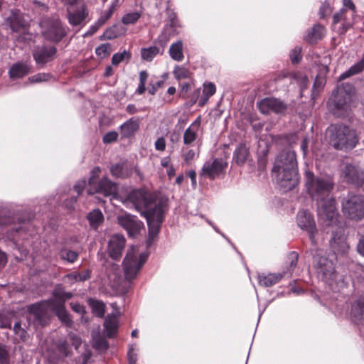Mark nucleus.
<instances>
[{
    "instance_id": "6e6552de",
    "label": "nucleus",
    "mask_w": 364,
    "mask_h": 364,
    "mask_svg": "<svg viewBox=\"0 0 364 364\" xmlns=\"http://www.w3.org/2000/svg\"><path fill=\"white\" fill-rule=\"evenodd\" d=\"M53 296L54 298L50 301L30 306L28 307L29 312L36 315L41 322L44 321L45 311L48 305H52L53 304H65V301L71 299L73 296V294L71 292L65 291L61 288H57L53 291Z\"/></svg>"
},
{
    "instance_id": "393cba45",
    "label": "nucleus",
    "mask_w": 364,
    "mask_h": 364,
    "mask_svg": "<svg viewBox=\"0 0 364 364\" xmlns=\"http://www.w3.org/2000/svg\"><path fill=\"white\" fill-rule=\"evenodd\" d=\"M7 21L13 31L17 32L20 31L23 26L21 12L19 10L12 11L10 16L7 18Z\"/></svg>"
},
{
    "instance_id": "412c9836",
    "label": "nucleus",
    "mask_w": 364,
    "mask_h": 364,
    "mask_svg": "<svg viewBox=\"0 0 364 364\" xmlns=\"http://www.w3.org/2000/svg\"><path fill=\"white\" fill-rule=\"evenodd\" d=\"M1 225L8 226L11 234V239L16 240L17 236L21 235L22 230V220L19 218L9 217L0 221Z\"/></svg>"
},
{
    "instance_id": "aec40b11",
    "label": "nucleus",
    "mask_w": 364,
    "mask_h": 364,
    "mask_svg": "<svg viewBox=\"0 0 364 364\" xmlns=\"http://www.w3.org/2000/svg\"><path fill=\"white\" fill-rule=\"evenodd\" d=\"M88 10L87 6L83 4L80 9L75 11H70L68 9V19L70 25L73 26H81L84 23L88 16Z\"/></svg>"
},
{
    "instance_id": "1a4fd4ad",
    "label": "nucleus",
    "mask_w": 364,
    "mask_h": 364,
    "mask_svg": "<svg viewBox=\"0 0 364 364\" xmlns=\"http://www.w3.org/2000/svg\"><path fill=\"white\" fill-rule=\"evenodd\" d=\"M344 214L353 220H360L364 215V199L362 196L348 195L342 203Z\"/></svg>"
},
{
    "instance_id": "13d9d810",
    "label": "nucleus",
    "mask_w": 364,
    "mask_h": 364,
    "mask_svg": "<svg viewBox=\"0 0 364 364\" xmlns=\"http://www.w3.org/2000/svg\"><path fill=\"white\" fill-rule=\"evenodd\" d=\"M100 172V168L99 167H95L93 170L92 171V176L90 178L89 180V185L92 187V185L94 183V179L98 176V174Z\"/></svg>"
},
{
    "instance_id": "a18cd8bd",
    "label": "nucleus",
    "mask_w": 364,
    "mask_h": 364,
    "mask_svg": "<svg viewBox=\"0 0 364 364\" xmlns=\"http://www.w3.org/2000/svg\"><path fill=\"white\" fill-rule=\"evenodd\" d=\"M50 75L48 73H38L36 75H33L32 77L28 78V81L31 83L33 82H41L44 81L48 80V79L50 77Z\"/></svg>"
},
{
    "instance_id": "0e129e2a",
    "label": "nucleus",
    "mask_w": 364,
    "mask_h": 364,
    "mask_svg": "<svg viewBox=\"0 0 364 364\" xmlns=\"http://www.w3.org/2000/svg\"><path fill=\"white\" fill-rule=\"evenodd\" d=\"M148 73L145 70H142L139 73V83L145 84L148 78Z\"/></svg>"
},
{
    "instance_id": "de8ad7c7",
    "label": "nucleus",
    "mask_w": 364,
    "mask_h": 364,
    "mask_svg": "<svg viewBox=\"0 0 364 364\" xmlns=\"http://www.w3.org/2000/svg\"><path fill=\"white\" fill-rule=\"evenodd\" d=\"M116 10L115 8H112V6H109L108 11H107L106 12H105L101 16L100 18H99L98 20V23L100 26H102L103 23H105L106 22V21H107L110 17L112 15V14L114 13V11Z\"/></svg>"
},
{
    "instance_id": "6ab92c4d",
    "label": "nucleus",
    "mask_w": 364,
    "mask_h": 364,
    "mask_svg": "<svg viewBox=\"0 0 364 364\" xmlns=\"http://www.w3.org/2000/svg\"><path fill=\"white\" fill-rule=\"evenodd\" d=\"M330 246L335 255H341L346 254L349 247L343 233L333 234Z\"/></svg>"
},
{
    "instance_id": "423d86ee",
    "label": "nucleus",
    "mask_w": 364,
    "mask_h": 364,
    "mask_svg": "<svg viewBox=\"0 0 364 364\" xmlns=\"http://www.w3.org/2000/svg\"><path fill=\"white\" fill-rule=\"evenodd\" d=\"M147 257L145 252L138 255V248L136 247H132L128 251L123 262L124 275L127 280H132L136 277Z\"/></svg>"
},
{
    "instance_id": "4d7b16f0",
    "label": "nucleus",
    "mask_w": 364,
    "mask_h": 364,
    "mask_svg": "<svg viewBox=\"0 0 364 364\" xmlns=\"http://www.w3.org/2000/svg\"><path fill=\"white\" fill-rule=\"evenodd\" d=\"M330 7L328 4H323L320 8L319 14L321 18H324L328 14L330 13Z\"/></svg>"
},
{
    "instance_id": "338daca9",
    "label": "nucleus",
    "mask_w": 364,
    "mask_h": 364,
    "mask_svg": "<svg viewBox=\"0 0 364 364\" xmlns=\"http://www.w3.org/2000/svg\"><path fill=\"white\" fill-rule=\"evenodd\" d=\"M343 2L344 6L348 7L353 11L355 12V6L351 0H343Z\"/></svg>"
},
{
    "instance_id": "4468645a",
    "label": "nucleus",
    "mask_w": 364,
    "mask_h": 364,
    "mask_svg": "<svg viewBox=\"0 0 364 364\" xmlns=\"http://www.w3.org/2000/svg\"><path fill=\"white\" fill-rule=\"evenodd\" d=\"M57 49L53 46H41L33 50V56L37 65L44 66L53 60L56 56Z\"/></svg>"
},
{
    "instance_id": "0eeeda50",
    "label": "nucleus",
    "mask_w": 364,
    "mask_h": 364,
    "mask_svg": "<svg viewBox=\"0 0 364 364\" xmlns=\"http://www.w3.org/2000/svg\"><path fill=\"white\" fill-rule=\"evenodd\" d=\"M43 36L52 42H59L68 33V28L64 27L57 17L45 18L41 22Z\"/></svg>"
},
{
    "instance_id": "a211bd4d",
    "label": "nucleus",
    "mask_w": 364,
    "mask_h": 364,
    "mask_svg": "<svg viewBox=\"0 0 364 364\" xmlns=\"http://www.w3.org/2000/svg\"><path fill=\"white\" fill-rule=\"evenodd\" d=\"M125 247V238L122 235H114L111 237L108 244L109 256L115 259L119 258Z\"/></svg>"
},
{
    "instance_id": "f8f14e48",
    "label": "nucleus",
    "mask_w": 364,
    "mask_h": 364,
    "mask_svg": "<svg viewBox=\"0 0 364 364\" xmlns=\"http://www.w3.org/2000/svg\"><path fill=\"white\" fill-rule=\"evenodd\" d=\"M258 108L262 114H265L271 112L284 114L288 109V105L280 99L266 97L258 103Z\"/></svg>"
},
{
    "instance_id": "9b49d317",
    "label": "nucleus",
    "mask_w": 364,
    "mask_h": 364,
    "mask_svg": "<svg viewBox=\"0 0 364 364\" xmlns=\"http://www.w3.org/2000/svg\"><path fill=\"white\" fill-rule=\"evenodd\" d=\"M117 222L125 229L130 237H135L144 228V224L136 216L123 213L117 215Z\"/></svg>"
},
{
    "instance_id": "58836bf2",
    "label": "nucleus",
    "mask_w": 364,
    "mask_h": 364,
    "mask_svg": "<svg viewBox=\"0 0 364 364\" xmlns=\"http://www.w3.org/2000/svg\"><path fill=\"white\" fill-rule=\"evenodd\" d=\"M72 282H84L90 277V272L86 270L82 273L70 274L66 276Z\"/></svg>"
},
{
    "instance_id": "2f4dec72",
    "label": "nucleus",
    "mask_w": 364,
    "mask_h": 364,
    "mask_svg": "<svg viewBox=\"0 0 364 364\" xmlns=\"http://www.w3.org/2000/svg\"><path fill=\"white\" fill-rule=\"evenodd\" d=\"M171 58L176 61H181L183 59V43L181 41L172 43L169 48Z\"/></svg>"
},
{
    "instance_id": "f704fd0d",
    "label": "nucleus",
    "mask_w": 364,
    "mask_h": 364,
    "mask_svg": "<svg viewBox=\"0 0 364 364\" xmlns=\"http://www.w3.org/2000/svg\"><path fill=\"white\" fill-rule=\"evenodd\" d=\"M159 53L157 46H151L141 50V58L146 61H151Z\"/></svg>"
},
{
    "instance_id": "c756f323",
    "label": "nucleus",
    "mask_w": 364,
    "mask_h": 364,
    "mask_svg": "<svg viewBox=\"0 0 364 364\" xmlns=\"http://www.w3.org/2000/svg\"><path fill=\"white\" fill-rule=\"evenodd\" d=\"M90 225L92 228L96 230L104 220V215L101 210L95 209L87 216Z\"/></svg>"
},
{
    "instance_id": "f03ea898",
    "label": "nucleus",
    "mask_w": 364,
    "mask_h": 364,
    "mask_svg": "<svg viewBox=\"0 0 364 364\" xmlns=\"http://www.w3.org/2000/svg\"><path fill=\"white\" fill-rule=\"evenodd\" d=\"M306 187L308 193L317 202L318 215L327 225L336 223L338 211L336 201L330 197L333 182L329 178L318 177L311 171L305 172Z\"/></svg>"
},
{
    "instance_id": "dca6fc26",
    "label": "nucleus",
    "mask_w": 364,
    "mask_h": 364,
    "mask_svg": "<svg viewBox=\"0 0 364 364\" xmlns=\"http://www.w3.org/2000/svg\"><path fill=\"white\" fill-rule=\"evenodd\" d=\"M318 272L323 279L331 283L337 278L334 263L325 257H321L317 261Z\"/></svg>"
},
{
    "instance_id": "7ed1b4c3",
    "label": "nucleus",
    "mask_w": 364,
    "mask_h": 364,
    "mask_svg": "<svg viewBox=\"0 0 364 364\" xmlns=\"http://www.w3.org/2000/svg\"><path fill=\"white\" fill-rule=\"evenodd\" d=\"M272 172L284 191L293 189L299 181L295 152L290 149L281 152L275 160Z\"/></svg>"
},
{
    "instance_id": "ddd939ff",
    "label": "nucleus",
    "mask_w": 364,
    "mask_h": 364,
    "mask_svg": "<svg viewBox=\"0 0 364 364\" xmlns=\"http://www.w3.org/2000/svg\"><path fill=\"white\" fill-rule=\"evenodd\" d=\"M228 164L223 159H215L213 161H206L201 169L200 177L214 179L220 176L227 168Z\"/></svg>"
},
{
    "instance_id": "e433bc0d",
    "label": "nucleus",
    "mask_w": 364,
    "mask_h": 364,
    "mask_svg": "<svg viewBox=\"0 0 364 364\" xmlns=\"http://www.w3.org/2000/svg\"><path fill=\"white\" fill-rule=\"evenodd\" d=\"M9 75L13 80L21 77L23 76V64L21 63L14 64L10 68Z\"/></svg>"
},
{
    "instance_id": "bb28decb",
    "label": "nucleus",
    "mask_w": 364,
    "mask_h": 364,
    "mask_svg": "<svg viewBox=\"0 0 364 364\" xmlns=\"http://www.w3.org/2000/svg\"><path fill=\"white\" fill-rule=\"evenodd\" d=\"M249 156V149L245 144H240L234 152L233 159L237 164L241 166L245 164Z\"/></svg>"
},
{
    "instance_id": "603ef678",
    "label": "nucleus",
    "mask_w": 364,
    "mask_h": 364,
    "mask_svg": "<svg viewBox=\"0 0 364 364\" xmlns=\"http://www.w3.org/2000/svg\"><path fill=\"white\" fill-rule=\"evenodd\" d=\"M166 139L163 136L158 138L154 143V147L156 150L159 151H164L166 149Z\"/></svg>"
},
{
    "instance_id": "9d476101",
    "label": "nucleus",
    "mask_w": 364,
    "mask_h": 364,
    "mask_svg": "<svg viewBox=\"0 0 364 364\" xmlns=\"http://www.w3.org/2000/svg\"><path fill=\"white\" fill-rule=\"evenodd\" d=\"M53 311L58 318L60 320L62 323H63L67 326L70 327L73 325V321L70 318V314L66 311L65 304H53L52 305H48V306L46 309L45 314H44V318L45 321L41 322L36 317V315L32 314L30 313V316L28 318V319L30 321L32 318H33L36 322H38L39 324L44 326L46 323L47 318H48V311L49 310Z\"/></svg>"
},
{
    "instance_id": "b1692460",
    "label": "nucleus",
    "mask_w": 364,
    "mask_h": 364,
    "mask_svg": "<svg viewBox=\"0 0 364 364\" xmlns=\"http://www.w3.org/2000/svg\"><path fill=\"white\" fill-rule=\"evenodd\" d=\"M139 124L137 119H129L125 123L121 125V133L123 137H130L133 136L139 129Z\"/></svg>"
},
{
    "instance_id": "8fccbe9b",
    "label": "nucleus",
    "mask_w": 364,
    "mask_h": 364,
    "mask_svg": "<svg viewBox=\"0 0 364 364\" xmlns=\"http://www.w3.org/2000/svg\"><path fill=\"white\" fill-rule=\"evenodd\" d=\"M68 339L72 342V345L75 349H77L81 345V338L74 333H70L68 336Z\"/></svg>"
},
{
    "instance_id": "3c124183",
    "label": "nucleus",
    "mask_w": 364,
    "mask_h": 364,
    "mask_svg": "<svg viewBox=\"0 0 364 364\" xmlns=\"http://www.w3.org/2000/svg\"><path fill=\"white\" fill-rule=\"evenodd\" d=\"M11 322L9 316L0 313V328H10Z\"/></svg>"
},
{
    "instance_id": "052dcab7",
    "label": "nucleus",
    "mask_w": 364,
    "mask_h": 364,
    "mask_svg": "<svg viewBox=\"0 0 364 364\" xmlns=\"http://www.w3.org/2000/svg\"><path fill=\"white\" fill-rule=\"evenodd\" d=\"M358 252L363 256H364V235L362 236L357 246Z\"/></svg>"
},
{
    "instance_id": "20e7f679",
    "label": "nucleus",
    "mask_w": 364,
    "mask_h": 364,
    "mask_svg": "<svg viewBox=\"0 0 364 364\" xmlns=\"http://www.w3.org/2000/svg\"><path fill=\"white\" fill-rule=\"evenodd\" d=\"M326 139L336 150L353 149L359 139L355 129L342 124H331L326 131Z\"/></svg>"
},
{
    "instance_id": "ea45409f",
    "label": "nucleus",
    "mask_w": 364,
    "mask_h": 364,
    "mask_svg": "<svg viewBox=\"0 0 364 364\" xmlns=\"http://www.w3.org/2000/svg\"><path fill=\"white\" fill-rule=\"evenodd\" d=\"M173 74L177 80L187 79L190 77V73L188 69L181 66H176Z\"/></svg>"
},
{
    "instance_id": "680f3d73",
    "label": "nucleus",
    "mask_w": 364,
    "mask_h": 364,
    "mask_svg": "<svg viewBox=\"0 0 364 364\" xmlns=\"http://www.w3.org/2000/svg\"><path fill=\"white\" fill-rule=\"evenodd\" d=\"M187 175L191 179L192 186H196V173L194 170H190L188 171Z\"/></svg>"
},
{
    "instance_id": "39448f33",
    "label": "nucleus",
    "mask_w": 364,
    "mask_h": 364,
    "mask_svg": "<svg viewBox=\"0 0 364 364\" xmlns=\"http://www.w3.org/2000/svg\"><path fill=\"white\" fill-rule=\"evenodd\" d=\"M353 87L350 84L338 87L336 93L328 102V108L338 117H343L351 109Z\"/></svg>"
},
{
    "instance_id": "7c9ffc66",
    "label": "nucleus",
    "mask_w": 364,
    "mask_h": 364,
    "mask_svg": "<svg viewBox=\"0 0 364 364\" xmlns=\"http://www.w3.org/2000/svg\"><path fill=\"white\" fill-rule=\"evenodd\" d=\"M110 171L112 174L117 178H126L131 174V171L124 163H119L112 166Z\"/></svg>"
},
{
    "instance_id": "4be33fe9",
    "label": "nucleus",
    "mask_w": 364,
    "mask_h": 364,
    "mask_svg": "<svg viewBox=\"0 0 364 364\" xmlns=\"http://www.w3.org/2000/svg\"><path fill=\"white\" fill-rule=\"evenodd\" d=\"M200 124L201 118L198 117L190 127L186 129L183 134V143L185 145H191L196 141Z\"/></svg>"
},
{
    "instance_id": "72a5a7b5",
    "label": "nucleus",
    "mask_w": 364,
    "mask_h": 364,
    "mask_svg": "<svg viewBox=\"0 0 364 364\" xmlns=\"http://www.w3.org/2000/svg\"><path fill=\"white\" fill-rule=\"evenodd\" d=\"M215 91H216V87L213 83H212V82L204 83L203 95L199 101V105L201 106L204 105L208 100L209 97L215 93Z\"/></svg>"
},
{
    "instance_id": "5fc2aeb1",
    "label": "nucleus",
    "mask_w": 364,
    "mask_h": 364,
    "mask_svg": "<svg viewBox=\"0 0 364 364\" xmlns=\"http://www.w3.org/2000/svg\"><path fill=\"white\" fill-rule=\"evenodd\" d=\"M135 346H131L128 351V360L129 364H135L137 360V355L135 353Z\"/></svg>"
},
{
    "instance_id": "c03bdc74",
    "label": "nucleus",
    "mask_w": 364,
    "mask_h": 364,
    "mask_svg": "<svg viewBox=\"0 0 364 364\" xmlns=\"http://www.w3.org/2000/svg\"><path fill=\"white\" fill-rule=\"evenodd\" d=\"M140 14L138 12H132L125 14L122 18L124 24H132L138 21Z\"/></svg>"
},
{
    "instance_id": "4c0bfd02",
    "label": "nucleus",
    "mask_w": 364,
    "mask_h": 364,
    "mask_svg": "<svg viewBox=\"0 0 364 364\" xmlns=\"http://www.w3.org/2000/svg\"><path fill=\"white\" fill-rule=\"evenodd\" d=\"M60 257L62 259L73 263L77 259L78 254L75 251L65 249L60 251Z\"/></svg>"
},
{
    "instance_id": "6e6d98bb",
    "label": "nucleus",
    "mask_w": 364,
    "mask_h": 364,
    "mask_svg": "<svg viewBox=\"0 0 364 364\" xmlns=\"http://www.w3.org/2000/svg\"><path fill=\"white\" fill-rule=\"evenodd\" d=\"M300 51L301 48H295L292 50L290 57L293 63H297L300 60Z\"/></svg>"
},
{
    "instance_id": "f3484780",
    "label": "nucleus",
    "mask_w": 364,
    "mask_h": 364,
    "mask_svg": "<svg viewBox=\"0 0 364 364\" xmlns=\"http://www.w3.org/2000/svg\"><path fill=\"white\" fill-rule=\"evenodd\" d=\"M117 189L116 183L105 177L93 188H89L87 192L89 194L100 193L105 196H109L115 194Z\"/></svg>"
},
{
    "instance_id": "09e8293b",
    "label": "nucleus",
    "mask_w": 364,
    "mask_h": 364,
    "mask_svg": "<svg viewBox=\"0 0 364 364\" xmlns=\"http://www.w3.org/2000/svg\"><path fill=\"white\" fill-rule=\"evenodd\" d=\"M118 134L117 132H109L103 136V142L109 144L117 139Z\"/></svg>"
},
{
    "instance_id": "cd10ccee",
    "label": "nucleus",
    "mask_w": 364,
    "mask_h": 364,
    "mask_svg": "<svg viewBox=\"0 0 364 364\" xmlns=\"http://www.w3.org/2000/svg\"><path fill=\"white\" fill-rule=\"evenodd\" d=\"M284 277L283 274H269L267 275H259L258 277L259 284L264 287H271L279 282Z\"/></svg>"
},
{
    "instance_id": "c85d7f7f",
    "label": "nucleus",
    "mask_w": 364,
    "mask_h": 364,
    "mask_svg": "<svg viewBox=\"0 0 364 364\" xmlns=\"http://www.w3.org/2000/svg\"><path fill=\"white\" fill-rule=\"evenodd\" d=\"M364 70V53L360 60L352 65L348 70L343 73L340 77V80H344L350 76L357 75Z\"/></svg>"
},
{
    "instance_id": "a19ab883",
    "label": "nucleus",
    "mask_w": 364,
    "mask_h": 364,
    "mask_svg": "<svg viewBox=\"0 0 364 364\" xmlns=\"http://www.w3.org/2000/svg\"><path fill=\"white\" fill-rule=\"evenodd\" d=\"M93 313L98 317H102L105 314V304L99 301H94L91 303Z\"/></svg>"
},
{
    "instance_id": "bf43d9fd",
    "label": "nucleus",
    "mask_w": 364,
    "mask_h": 364,
    "mask_svg": "<svg viewBox=\"0 0 364 364\" xmlns=\"http://www.w3.org/2000/svg\"><path fill=\"white\" fill-rule=\"evenodd\" d=\"M85 186H86V181L83 180V181L77 182L75 185L74 189L79 195L84 190Z\"/></svg>"
},
{
    "instance_id": "79ce46f5",
    "label": "nucleus",
    "mask_w": 364,
    "mask_h": 364,
    "mask_svg": "<svg viewBox=\"0 0 364 364\" xmlns=\"http://www.w3.org/2000/svg\"><path fill=\"white\" fill-rule=\"evenodd\" d=\"M111 51V46L109 43L102 44L96 48V54L102 58L107 57Z\"/></svg>"
},
{
    "instance_id": "c9c22d12",
    "label": "nucleus",
    "mask_w": 364,
    "mask_h": 364,
    "mask_svg": "<svg viewBox=\"0 0 364 364\" xmlns=\"http://www.w3.org/2000/svg\"><path fill=\"white\" fill-rule=\"evenodd\" d=\"M297 262H298V254L296 252H291L288 255L289 266L287 267V271L282 273L284 274V276H285L287 274H289V276L291 275L293 270L297 265Z\"/></svg>"
},
{
    "instance_id": "473e14b6",
    "label": "nucleus",
    "mask_w": 364,
    "mask_h": 364,
    "mask_svg": "<svg viewBox=\"0 0 364 364\" xmlns=\"http://www.w3.org/2000/svg\"><path fill=\"white\" fill-rule=\"evenodd\" d=\"M324 33V27L321 25H315L305 36V40L309 43H314L322 38Z\"/></svg>"
},
{
    "instance_id": "a878e982",
    "label": "nucleus",
    "mask_w": 364,
    "mask_h": 364,
    "mask_svg": "<svg viewBox=\"0 0 364 364\" xmlns=\"http://www.w3.org/2000/svg\"><path fill=\"white\" fill-rule=\"evenodd\" d=\"M104 327L107 331V335L111 338L115 335L118 328V319L116 315L107 316L104 322Z\"/></svg>"
},
{
    "instance_id": "49530a36",
    "label": "nucleus",
    "mask_w": 364,
    "mask_h": 364,
    "mask_svg": "<svg viewBox=\"0 0 364 364\" xmlns=\"http://www.w3.org/2000/svg\"><path fill=\"white\" fill-rule=\"evenodd\" d=\"M130 55L128 52L124 51L123 53H117L113 55L112 58V63L114 65H118L126 58H129Z\"/></svg>"
},
{
    "instance_id": "5701e85b",
    "label": "nucleus",
    "mask_w": 364,
    "mask_h": 364,
    "mask_svg": "<svg viewBox=\"0 0 364 364\" xmlns=\"http://www.w3.org/2000/svg\"><path fill=\"white\" fill-rule=\"evenodd\" d=\"M350 314L356 323L364 325V295L353 304Z\"/></svg>"
},
{
    "instance_id": "f257e3e1",
    "label": "nucleus",
    "mask_w": 364,
    "mask_h": 364,
    "mask_svg": "<svg viewBox=\"0 0 364 364\" xmlns=\"http://www.w3.org/2000/svg\"><path fill=\"white\" fill-rule=\"evenodd\" d=\"M124 203L141 211L147 221L149 238L156 237L167 210V200L144 189H134L126 196Z\"/></svg>"
},
{
    "instance_id": "2eb2a0df",
    "label": "nucleus",
    "mask_w": 364,
    "mask_h": 364,
    "mask_svg": "<svg viewBox=\"0 0 364 364\" xmlns=\"http://www.w3.org/2000/svg\"><path fill=\"white\" fill-rule=\"evenodd\" d=\"M296 221L299 227L308 232L309 238L313 245L316 244L314 235L316 228L311 214L307 210H300L297 213Z\"/></svg>"
},
{
    "instance_id": "e2e57ef3",
    "label": "nucleus",
    "mask_w": 364,
    "mask_h": 364,
    "mask_svg": "<svg viewBox=\"0 0 364 364\" xmlns=\"http://www.w3.org/2000/svg\"><path fill=\"white\" fill-rule=\"evenodd\" d=\"M195 157V152L193 150H189L184 154V160L188 163L192 161Z\"/></svg>"
},
{
    "instance_id": "69168bd1",
    "label": "nucleus",
    "mask_w": 364,
    "mask_h": 364,
    "mask_svg": "<svg viewBox=\"0 0 364 364\" xmlns=\"http://www.w3.org/2000/svg\"><path fill=\"white\" fill-rule=\"evenodd\" d=\"M6 261L7 258L5 253L0 250V271L5 266Z\"/></svg>"
},
{
    "instance_id": "864d4df0",
    "label": "nucleus",
    "mask_w": 364,
    "mask_h": 364,
    "mask_svg": "<svg viewBox=\"0 0 364 364\" xmlns=\"http://www.w3.org/2000/svg\"><path fill=\"white\" fill-rule=\"evenodd\" d=\"M72 310L79 314L83 315L85 313V306L77 302H71L70 304Z\"/></svg>"
},
{
    "instance_id": "37998d69",
    "label": "nucleus",
    "mask_w": 364,
    "mask_h": 364,
    "mask_svg": "<svg viewBox=\"0 0 364 364\" xmlns=\"http://www.w3.org/2000/svg\"><path fill=\"white\" fill-rule=\"evenodd\" d=\"M92 346L100 350H107L109 347L107 341L100 336L93 339Z\"/></svg>"
},
{
    "instance_id": "774afa93",
    "label": "nucleus",
    "mask_w": 364,
    "mask_h": 364,
    "mask_svg": "<svg viewBox=\"0 0 364 364\" xmlns=\"http://www.w3.org/2000/svg\"><path fill=\"white\" fill-rule=\"evenodd\" d=\"M300 80H301V90L304 88H306L308 85V78L305 75H300Z\"/></svg>"
}]
</instances>
